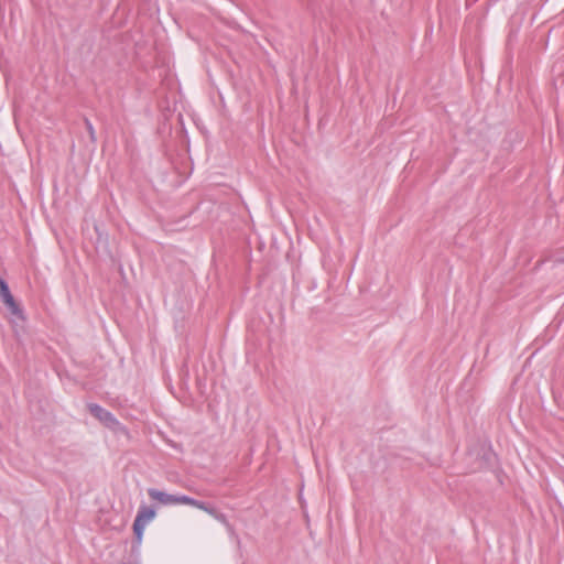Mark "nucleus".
<instances>
[{
  "label": "nucleus",
  "instance_id": "obj_4",
  "mask_svg": "<svg viewBox=\"0 0 564 564\" xmlns=\"http://www.w3.org/2000/svg\"><path fill=\"white\" fill-rule=\"evenodd\" d=\"M0 296L13 315L23 317L21 308L15 303L8 284L3 280H0Z\"/></svg>",
  "mask_w": 564,
  "mask_h": 564
},
{
  "label": "nucleus",
  "instance_id": "obj_3",
  "mask_svg": "<svg viewBox=\"0 0 564 564\" xmlns=\"http://www.w3.org/2000/svg\"><path fill=\"white\" fill-rule=\"evenodd\" d=\"M88 410L100 423H102L106 427L119 432L123 431V426L119 423V421L107 410L102 409L97 404H88Z\"/></svg>",
  "mask_w": 564,
  "mask_h": 564
},
{
  "label": "nucleus",
  "instance_id": "obj_2",
  "mask_svg": "<svg viewBox=\"0 0 564 564\" xmlns=\"http://www.w3.org/2000/svg\"><path fill=\"white\" fill-rule=\"evenodd\" d=\"M156 512L152 507L141 506L133 522V532L140 542L145 527L155 518Z\"/></svg>",
  "mask_w": 564,
  "mask_h": 564
},
{
  "label": "nucleus",
  "instance_id": "obj_1",
  "mask_svg": "<svg viewBox=\"0 0 564 564\" xmlns=\"http://www.w3.org/2000/svg\"><path fill=\"white\" fill-rule=\"evenodd\" d=\"M148 495L152 500L156 501L158 503H160L162 506H176V505L191 506V507H194V508H197L199 510L207 512L208 514H210L212 517H214L216 520H218L221 523H227V518L224 513L219 512L214 507H212L203 501L193 499L188 496L171 495V494H167L165 491L154 489V488L148 489Z\"/></svg>",
  "mask_w": 564,
  "mask_h": 564
},
{
  "label": "nucleus",
  "instance_id": "obj_5",
  "mask_svg": "<svg viewBox=\"0 0 564 564\" xmlns=\"http://www.w3.org/2000/svg\"><path fill=\"white\" fill-rule=\"evenodd\" d=\"M84 122H85V127L87 129L90 141L93 143H95L97 141V138H96V132H95V129H94L91 122L87 118L84 120Z\"/></svg>",
  "mask_w": 564,
  "mask_h": 564
}]
</instances>
